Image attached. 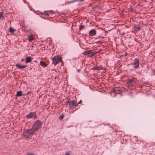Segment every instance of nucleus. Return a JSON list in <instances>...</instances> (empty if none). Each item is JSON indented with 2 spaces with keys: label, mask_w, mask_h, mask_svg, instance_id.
I'll use <instances>...</instances> for the list:
<instances>
[{
  "label": "nucleus",
  "mask_w": 155,
  "mask_h": 155,
  "mask_svg": "<svg viewBox=\"0 0 155 155\" xmlns=\"http://www.w3.org/2000/svg\"><path fill=\"white\" fill-rule=\"evenodd\" d=\"M15 31V30L12 28H9V31L11 33H13Z\"/></svg>",
  "instance_id": "obj_18"
},
{
  "label": "nucleus",
  "mask_w": 155,
  "mask_h": 155,
  "mask_svg": "<svg viewBox=\"0 0 155 155\" xmlns=\"http://www.w3.org/2000/svg\"><path fill=\"white\" fill-rule=\"evenodd\" d=\"M16 66L20 69L24 68L26 67V65H21L18 64H16Z\"/></svg>",
  "instance_id": "obj_10"
},
{
  "label": "nucleus",
  "mask_w": 155,
  "mask_h": 155,
  "mask_svg": "<svg viewBox=\"0 0 155 155\" xmlns=\"http://www.w3.org/2000/svg\"><path fill=\"white\" fill-rule=\"evenodd\" d=\"M139 61L138 59L135 58L133 61L130 63V65H133V67L134 68H138L139 67Z\"/></svg>",
  "instance_id": "obj_4"
},
{
  "label": "nucleus",
  "mask_w": 155,
  "mask_h": 155,
  "mask_svg": "<svg viewBox=\"0 0 155 155\" xmlns=\"http://www.w3.org/2000/svg\"><path fill=\"white\" fill-rule=\"evenodd\" d=\"M154 72H155V69Z\"/></svg>",
  "instance_id": "obj_28"
},
{
  "label": "nucleus",
  "mask_w": 155,
  "mask_h": 155,
  "mask_svg": "<svg viewBox=\"0 0 155 155\" xmlns=\"http://www.w3.org/2000/svg\"><path fill=\"white\" fill-rule=\"evenodd\" d=\"M136 81L134 78L129 79L127 80V84L133 86L135 83Z\"/></svg>",
  "instance_id": "obj_8"
},
{
  "label": "nucleus",
  "mask_w": 155,
  "mask_h": 155,
  "mask_svg": "<svg viewBox=\"0 0 155 155\" xmlns=\"http://www.w3.org/2000/svg\"><path fill=\"white\" fill-rule=\"evenodd\" d=\"M27 155H34L32 153H28Z\"/></svg>",
  "instance_id": "obj_23"
},
{
  "label": "nucleus",
  "mask_w": 155,
  "mask_h": 155,
  "mask_svg": "<svg viewBox=\"0 0 155 155\" xmlns=\"http://www.w3.org/2000/svg\"><path fill=\"white\" fill-rule=\"evenodd\" d=\"M116 89H117V88H114V89L115 90H116Z\"/></svg>",
  "instance_id": "obj_27"
},
{
  "label": "nucleus",
  "mask_w": 155,
  "mask_h": 155,
  "mask_svg": "<svg viewBox=\"0 0 155 155\" xmlns=\"http://www.w3.org/2000/svg\"><path fill=\"white\" fill-rule=\"evenodd\" d=\"M28 39L29 41H31L34 39V37L32 35H31L28 36Z\"/></svg>",
  "instance_id": "obj_16"
},
{
  "label": "nucleus",
  "mask_w": 155,
  "mask_h": 155,
  "mask_svg": "<svg viewBox=\"0 0 155 155\" xmlns=\"http://www.w3.org/2000/svg\"><path fill=\"white\" fill-rule=\"evenodd\" d=\"M143 84L145 85H147V84H148V82H145L143 83Z\"/></svg>",
  "instance_id": "obj_22"
},
{
  "label": "nucleus",
  "mask_w": 155,
  "mask_h": 155,
  "mask_svg": "<svg viewBox=\"0 0 155 155\" xmlns=\"http://www.w3.org/2000/svg\"><path fill=\"white\" fill-rule=\"evenodd\" d=\"M35 132V131L31 128L26 130L23 134L26 138H30L32 137Z\"/></svg>",
  "instance_id": "obj_1"
},
{
  "label": "nucleus",
  "mask_w": 155,
  "mask_h": 155,
  "mask_svg": "<svg viewBox=\"0 0 155 155\" xmlns=\"http://www.w3.org/2000/svg\"><path fill=\"white\" fill-rule=\"evenodd\" d=\"M97 53V52H93L92 50H87L83 52L84 55H87L88 57H91Z\"/></svg>",
  "instance_id": "obj_6"
},
{
  "label": "nucleus",
  "mask_w": 155,
  "mask_h": 155,
  "mask_svg": "<svg viewBox=\"0 0 155 155\" xmlns=\"http://www.w3.org/2000/svg\"><path fill=\"white\" fill-rule=\"evenodd\" d=\"M31 61V57H27L26 58L25 62L26 63L30 62Z\"/></svg>",
  "instance_id": "obj_11"
},
{
  "label": "nucleus",
  "mask_w": 155,
  "mask_h": 155,
  "mask_svg": "<svg viewBox=\"0 0 155 155\" xmlns=\"http://www.w3.org/2000/svg\"><path fill=\"white\" fill-rule=\"evenodd\" d=\"M81 102V100H80V101L77 104H80Z\"/></svg>",
  "instance_id": "obj_25"
},
{
  "label": "nucleus",
  "mask_w": 155,
  "mask_h": 155,
  "mask_svg": "<svg viewBox=\"0 0 155 155\" xmlns=\"http://www.w3.org/2000/svg\"><path fill=\"white\" fill-rule=\"evenodd\" d=\"M27 118L32 119L34 118L35 119H36L37 116L36 115V112H31L28 114H27L26 116Z\"/></svg>",
  "instance_id": "obj_5"
},
{
  "label": "nucleus",
  "mask_w": 155,
  "mask_h": 155,
  "mask_svg": "<svg viewBox=\"0 0 155 155\" xmlns=\"http://www.w3.org/2000/svg\"><path fill=\"white\" fill-rule=\"evenodd\" d=\"M84 27V26L83 25H81L79 27V28L80 30H81L82 28Z\"/></svg>",
  "instance_id": "obj_20"
},
{
  "label": "nucleus",
  "mask_w": 155,
  "mask_h": 155,
  "mask_svg": "<svg viewBox=\"0 0 155 155\" xmlns=\"http://www.w3.org/2000/svg\"><path fill=\"white\" fill-rule=\"evenodd\" d=\"M64 117V116L63 114L61 115L60 117V120H62Z\"/></svg>",
  "instance_id": "obj_21"
},
{
  "label": "nucleus",
  "mask_w": 155,
  "mask_h": 155,
  "mask_svg": "<svg viewBox=\"0 0 155 155\" xmlns=\"http://www.w3.org/2000/svg\"><path fill=\"white\" fill-rule=\"evenodd\" d=\"M22 95V93L21 91H18L17 93L16 96L20 97Z\"/></svg>",
  "instance_id": "obj_14"
},
{
  "label": "nucleus",
  "mask_w": 155,
  "mask_h": 155,
  "mask_svg": "<svg viewBox=\"0 0 155 155\" xmlns=\"http://www.w3.org/2000/svg\"><path fill=\"white\" fill-rule=\"evenodd\" d=\"M65 155H70L69 153L68 152H66Z\"/></svg>",
  "instance_id": "obj_24"
},
{
  "label": "nucleus",
  "mask_w": 155,
  "mask_h": 155,
  "mask_svg": "<svg viewBox=\"0 0 155 155\" xmlns=\"http://www.w3.org/2000/svg\"><path fill=\"white\" fill-rule=\"evenodd\" d=\"M68 103L69 104V107L70 108H73L74 106H76L77 104V102L75 100H74L71 101H68L67 103V104H68Z\"/></svg>",
  "instance_id": "obj_7"
},
{
  "label": "nucleus",
  "mask_w": 155,
  "mask_h": 155,
  "mask_svg": "<svg viewBox=\"0 0 155 155\" xmlns=\"http://www.w3.org/2000/svg\"><path fill=\"white\" fill-rule=\"evenodd\" d=\"M89 34L91 36H95L96 34V31L94 29H91L89 31Z\"/></svg>",
  "instance_id": "obj_9"
},
{
  "label": "nucleus",
  "mask_w": 155,
  "mask_h": 155,
  "mask_svg": "<svg viewBox=\"0 0 155 155\" xmlns=\"http://www.w3.org/2000/svg\"><path fill=\"white\" fill-rule=\"evenodd\" d=\"M102 69V66L101 65H100L99 67H94L93 68H92V69L93 70H96L98 71L101 70Z\"/></svg>",
  "instance_id": "obj_12"
},
{
  "label": "nucleus",
  "mask_w": 155,
  "mask_h": 155,
  "mask_svg": "<svg viewBox=\"0 0 155 155\" xmlns=\"http://www.w3.org/2000/svg\"><path fill=\"white\" fill-rule=\"evenodd\" d=\"M24 59H21V61H24Z\"/></svg>",
  "instance_id": "obj_26"
},
{
  "label": "nucleus",
  "mask_w": 155,
  "mask_h": 155,
  "mask_svg": "<svg viewBox=\"0 0 155 155\" xmlns=\"http://www.w3.org/2000/svg\"><path fill=\"white\" fill-rule=\"evenodd\" d=\"M52 12V11H48L45 13V15H46L50 16Z\"/></svg>",
  "instance_id": "obj_17"
},
{
  "label": "nucleus",
  "mask_w": 155,
  "mask_h": 155,
  "mask_svg": "<svg viewBox=\"0 0 155 155\" xmlns=\"http://www.w3.org/2000/svg\"><path fill=\"white\" fill-rule=\"evenodd\" d=\"M42 123L40 120H38L35 121L32 126V128L35 132L38 131L40 128L41 127Z\"/></svg>",
  "instance_id": "obj_2"
},
{
  "label": "nucleus",
  "mask_w": 155,
  "mask_h": 155,
  "mask_svg": "<svg viewBox=\"0 0 155 155\" xmlns=\"http://www.w3.org/2000/svg\"><path fill=\"white\" fill-rule=\"evenodd\" d=\"M84 0H73L70 2H66V3L67 4H70V3H73V2H82Z\"/></svg>",
  "instance_id": "obj_13"
},
{
  "label": "nucleus",
  "mask_w": 155,
  "mask_h": 155,
  "mask_svg": "<svg viewBox=\"0 0 155 155\" xmlns=\"http://www.w3.org/2000/svg\"><path fill=\"white\" fill-rule=\"evenodd\" d=\"M40 64L41 66H43V67H46V64L45 62L42 61H41L40 62Z\"/></svg>",
  "instance_id": "obj_15"
},
{
  "label": "nucleus",
  "mask_w": 155,
  "mask_h": 155,
  "mask_svg": "<svg viewBox=\"0 0 155 155\" xmlns=\"http://www.w3.org/2000/svg\"><path fill=\"white\" fill-rule=\"evenodd\" d=\"M61 58H62L60 56L54 57L52 59L53 61L52 64H54V66H56L58 63V62H62Z\"/></svg>",
  "instance_id": "obj_3"
},
{
  "label": "nucleus",
  "mask_w": 155,
  "mask_h": 155,
  "mask_svg": "<svg viewBox=\"0 0 155 155\" xmlns=\"http://www.w3.org/2000/svg\"><path fill=\"white\" fill-rule=\"evenodd\" d=\"M4 17L2 13V12H1L0 13V20L1 19H3Z\"/></svg>",
  "instance_id": "obj_19"
}]
</instances>
